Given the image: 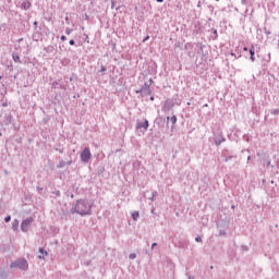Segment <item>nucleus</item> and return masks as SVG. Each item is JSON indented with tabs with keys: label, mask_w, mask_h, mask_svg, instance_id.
I'll return each mask as SVG.
<instances>
[{
	"label": "nucleus",
	"mask_w": 279,
	"mask_h": 279,
	"mask_svg": "<svg viewBox=\"0 0 279 279\" xmlns=\"http://www.w3.org/2000/svg\"><path fill=\"white\" fill-rule=\"evenodd\" d=\"M221 143H226V137L223 136H219L215 138V145H217V147H219V145H221Z\"/></svg>",
	"instance_id": "1a4fd4ad"
},
{
	"label": "nucleus",
	"mask_w": 279,
	"mask_h": 279,
	"mask_svg": "<svg viewBox=\"0 0 279 279\" xmlns=\"http://www.w3.org/2000/svg\"><path fill=\"white\" fill-rule=\"evenodd\" d=\"M111 8L114 9V1L111 2Z\"/></svg>",
	"instance_id": "a19ab883"
},
{
	"label": "nucleus",
	"mask_w": 279,
	"mask_h": 279,
	"mask_svg": "<svg viewBox=\"0 0 279 279\" xmlns=\"http://www.w3.org/2000/svg\"><path fill=\"white\" fill-rule=\"evenodd\" d=\"M242 5H247V0H241Z\"/></svg>",
	"instance_id": "cd10ccee"
},
{
	"label": "nucleus",
	"mask_w": 279,
	"mask_h": 279,
	"mask_svg": "<svg viewBox=\"0 0 279 279\" xmlns=\"http://www.w3.org/2000/svg\"><path fill=\"white\" fill-rule=\"evenodd\" d=\"M271 114H279V110L278 109H274L272 111H271Z\"/></svg>",
	"instance_id": "a878e982"
},
{
	"label": "nucleus",
	"mask_w": 279,
	"mask_h": 279,
	"mask_svg": "<svg viewBox=\"0 0 279 279\" xmlns=\"http://www.w3.org/2000/svg\"><path fill=\"white\" fill-rule=\"evenodd\" d=\"M72 210L77 213V215H81V217H85V215H90V210H93V203L88 199H78Z\"/></svg>",
	"instance_id": "f257e3e1"
},
{
	"label": "nucleus",
	"mask_w": 279,
	"mask_h": 279,
	"mask_svg": "<svg viewBox=\"0 0 279 279\" xmlns=\"http://www.w3.org/2000/svg\"><path fill=\"white\" fill-rule=\"evenodd\" d=\"M12 228L13 230H16V228H19V220H14Z\"/></svg>",
	"instance_id": "6ab92c4d"
},
{
	"label": "nucleus",
	"mask_w": 279,
	"mask_h": 279,
	"mask_svg": "<svg viewBox=\"0 0 279 279\" xmlns=\"http://www.w3.org/2000/svg\"><path fill=\"white\" fill-rule=\"evenodd\" d=\"M34 26L38 27V22L37 21L34 22Z\"/></svg>",
	"instance_id": "4c0bfd02"
},
{
	"label": "nucleus",
	"mask_w": 279,
	"mask_h": 279,
	"mask_svg": "<svg viewBox=\"0 0 279 279\" xmlns=\"http://www.w3.org/2000/svg\"><path fill=\"white\" fill-rule=\"evenodd\" d=\"M251 159H252V157H251V156H248V157H247V160H251Z\"/></svg>",
	"instance_id": "a18cd8bd"
},
{
	"label": "nucleus",
	"mask_w": 279,
	"mask_h": 279,
	"mask_svg": "<svg viewBox=\"0 0 279 279\" xmlns=\"http://www.w3.org/2000/svg\"><path fill=\"white\" fill-rule=\"evenodd\" d=\"M150 101H154V96L150 97Z\"/></svg>",
	"instance_id": "c03bdc74"
},
{
	"label": "nucleus",
	"mask_w": 279,
	"mask_h": 279,
	"mask_svg": "<svg viewBox=\"0 0 279 279\" xmlns=\"http://www.w3.org/2000/svg\"><path fill=\"white\" fill-rule=\"evenodd\" d=\"M106 71H107L106 66H105V65H101V66H100V73H106Z\"/></svg>",
	"instance_id": "5701e85b"
},
{
	"label": "nucleus",
	"mask_w": 279,
	"mask_h": 279,
	"mask_svg": "<svg viewBox=\"0 0 279 279\" xmlns=\"http://www.w3.org/2000/svg\"><path fill=\"white\" fill-rule=\"evenodd\" d=\"M215 36H217V29L214 31Z\"/></svg>",
	"instance_id": "79ce46f5"
},
{
	"label": "nucleus",
	"mask_w": 279,
	"mask_h": 279,
	"mask_svg": "<svg viewBox=\"0 0 279 279\" xmlns=\"http://www.w3.org/2000/svg\"><path fill=\"white\" fill-rule=\"evenodd\" d=\"M34 221V218H26L21 223V230L22 232H27L29 230V226H32V222Z\"/></svg>",
	"instance_id": "20e7f679"
},
{
	"label": "nucleus",
	"mask_w": 279,
	"mask_h": 279,
	"mask_svg": "<svg viewBox=\"0 0 279 279\" xmlns=\"http://www.w3.org/2000/svg\"><path fill=\"white\" fill-rule=\"evenodd\" d=\"M39 260H45V256L44 255H38Z\"/></svg>",
	"instance_id": "2f4dec72"
},
{
	"label": "nucleus",
	"mask_w": 279,
	"mask_h": 279,
	"mask_svg": "<svg viewBox=\"0 0 279 279\" xmlns=\"http://www.w3.org/2000/svg\"><path fill=\"white\" fill-rule=\"evenodd\" d=\"M215 267L214 266H210V269H214Z\"/></svg>",
	"instance_id": "49530a36"
},
{
	"label": "nucleus",
	"mask_w": 279,
	"mask_h": 279,
	"mask_svg": "<svg viewBox=\"0 0 279 279\" xmlns=\"http://www.w3.org/2000/svg\"><path fill=\"white\" fill-rule=\"evenodd\" d=\"M8 278V272L5 270H0V279H5Z\"/></svg>",
	"instance_id": "2eb2a0df"
},
{
	"label": "nucleus",
	"mask_w": 279,
	"mask_h": 279,
	"mask_svg": "<svg viewBox=\"0 0 279 279\" xmlns=\"http://www.w3.org/2000/svg\"><path fill=\"white\" fill-rule=\"evenodd\" d=\"M157 3H162L165 0H156Z\"/></svg>",
	"instance_id": "ea45409f"
},
{
	"label": "nucleus",
	"mask_w": 279,
	"mask_h": 279,
	"mask_svg": "<svg viewBox=\"0 0 279 279\" xmlns=\"http://www.w3.org/2000/svg\"><path fill=\"white\" fill-rule=\"evenodd\" d=\"M228 160H232V156L227 157V158L225 159V162H228Z\"/></svg>",
	"instance_id": "72a5a7b5"
},
{
	"label": "nucleus",
	"mask_w": 279,
	"mask_h": 279,
	"mask_svg": "<svg viewBox=\"0 0 279 279\" xmlns=\"http://www.w3.org/2000/svg\"><path fill=\"white\" fill-rule=\"evenodd\" d=\"M147 40H149V35H147V36L144 38L143 43H147Z\"/></svg>",
	"instance_id": "7c9ffc66"
},
{
	"label": "nucleus",
	"mask_w": 279,
	"mask_h": 279,
	"mask_svg": "<svg viewBox=\"0 0 279 279\" xmlns=\"http://www.w3.org/2000/svg\"><path fill=\"white\" fill-rule=\"evenodd\" d=\"M149 82L151 83V82H153V80L150 78V80H149Z\"/></svg>",
	"instance_id": "09e8293b"
},
{
	"label": "nucleus",
	"mask_w": 279,
	"mask_h": 279,
	"mask_svg": "<svg viewBox=\"0 0 279 279\" xmlns=\"http://www.w3.org/2000/svg\"><path fill=\"white\" fill-rule=\"evenodd\" d=\"M195 241H196V243H202V236L197 235V236L195 238Z\"/></svg>",
	"instance_id": "b1692460"
},
{
	"label": "nucleus",
	"mask_w": 279,
	"mask_h": 279,
	"mask_svg": "<svg viewBox=\"0 0 279 279\" xmlns=\"http://www.w3.org/2000/svg\"><path fill=\"white\" fill-rule=\"evenodd\" d=\"M198 47H199L201 53H203L204 52V46L202 44H198Z\"/></svg>",
	"instance_id": "393cba45"
},
{
	"label": "nucleus",
	"mask_w": 279,
	"mask_h": 279,
	"mask_svg": "<svg viewBox=\"0 0 279 279\" xmlns=\"http://www.w3.org/2000/svg\"><path fill=\"white\" fill-rule=\"evenodd\" d=\"M156 195H158V192H151L150 196H148V199L154 202V197H156Z\"/></svg>",
	"instance_id": "f3484780"
},
{
	"label": "nucleus",
	"mask_w": 279,
	"mask_h": 279,
	"mask_svg": "<svg viewBox=\"0 0 279 279\" xmlns=\"http://www.w3.org/2000/svg\"><path fill=\"white\" fill-rule=\"evenodd\" d=\"M12 58H13L14 62H17L19 64H21V57L19 54L13 53Z\"/></svg>",
	"instance_id": "ddd939ff"
},
{
	"label": "nucleus",
	"mask_w": 279,
	"mask_h": 279,
	"mask_svg": "<svg viewBox=\"0 0 279 279\" xmlns=\"http://www.w3.org/2000/svg\"><path fill=\"white\" fill-rule=\"evenodd\" d=\"M154 247H158V243H156V242L153 243V244H151V250H154Z\"/></svg>",
	"instance_id": "c756f323"
},
{
	"label": "nucleus",
	"mask_w": 279,
	"mask_h": 279,
	"mask_svg": "<svg viewBox=\"0 0 279 279\" xmlns=\"http://www.w3.org/2000/svg\"><path fill=\"white\" fill-rule=\"evenodd\" d=\"M70 45H72V46L75 45V40H74V39H71V40H70Z\"/></svg>",
	"instance_id": "e433bc0d"
},
{
	"label": "nucleus",
	"mask_w": 279,
	"mask_h": 279,
	"mask_svg": "<svg viewBox=\"0 0 279 279\" xmlns=\"http://www.w3.org/2000/svg\"><path fill=\"white\" fill-rule=\"evenodd\" d=\"M129 258H130L131 260H134V259L136 258V254H135V253H131V254L129 255Z\"/></svg>",
	"instance_id": "aec40b11"
},
{
	"label": "nucleus",
	"mask_w": 279,
	"mask_h": 279,
	"mask_svg": "<svg viewBox=\"0 0 279 279\" xmlns=\"http://www.w3.org/2000/svg\"><path fill=\"white\" fill-rule=\"evenodd\" d=\"M61 40H62V41L66 40V36L62 35V36H61Z\"/></svg>",
	"instance_id": "c9c22d12"
},
{
	"label": "nucleus",
	"mask_w": 279,
	"mask_h": 279,
	"mask_svg": "<svg viewBox=\"0 0 279 279\" xmlns=\"http://www.w3.org/2000/svg\"><path fill=\"white\" fill-rule=\"evenodd\" d=\"M185 276L187 277V279H195V276H191V275H189V272L185 274Z\"/></svg>",
	"instance_id": "bb28decb"
},
{
	"label": "nucleus",
	"mask_w": 279,
	"mask_h": 279,
	"mask_svg": "<svg viewBox=\"0 0 279 279\" xmlns=\"http://www.w3.org/2000/svg\"><path fill=\"white\" fill-rule=\"evenodd\" d=\"M64 167H66V161L64 160L59 161V163L57 165L58 169H64Z\"/></svg>",
	"instance_id": "f8f14e48"
},
{
	"label": "nucleus",
	"mask_w": 279,
	"mask_h": 279,
	"mask_svg": "<svg viewBox=\"0 0 279 279\" xmlns=\"http://www.w3.org/2000/svg\"><path fill=\"white\" fill-rule=\"evenodd\" d=\"M92 154H90V148L86 147L83 149V151L81 153V160L82 162H90V158H92Z\"/></svg>",
	"instance_id": "7ed1b4c3"
},
{
	"label": "nucleus",
	"mask_w": 279,
	"mask_h": 279,
	"mask_svg": "<svg viewBox=\"0 0 279 279\" xmlns=\"http://www.w3.org/2000/svg\"><path fill=\"white\" fill-rule=\"evenodd\" d=\"M151 213H154V209H151Z\"/></svg>",
	"instance_id": "8fccbe9b"
},
{
	"label": "nucleus",
	"mask_w": 279,
	"mask_h": 279,
	"mask_svg": "<svg viewBox=\"0 0 279 279\" xmlns=\"http://www.w3.org/2000/svg\"><path fill=\"white\" fill-rule=\"evenodd\" d=\"M65 165H68V166L73 165V160H70V161L65 162Z\"/></svg>",
	"instance_id": "f704fd0d"
},
{
	"label": "nucleus",
	"mask_w": 279,
	"mask_h": 279,
	"mask_svg": "<svg viewBox=\"0 0 279 279\" xmlns=\"http://www.w3.org/2000/svg\"><path fill=\"white\" fill-rule=\"evenodd\" d=\"M243 50H244V51H247V47H244Z\"/></svg>",
	"instance_id": "37998d69"
},
{
	"label": "nucleus",
	"mask_w": 279,
	"mask_h": 279,
	"mask_svg": "<svg viewBox=\"0 0 279 279\" xmlns=\"http://www.w3.org/2000/svg\"><path fill=\"white\" fill-rule=\"evenodd\" d=\"M56 151H59V154H64L63 149L56 148Z\"/></svg>",
	"instance_id": "c85d7f7f"
},
{
	"label": "nucleus",
	"mask_w": 279,
	"mask_h": 279,
	"mask_svg": "<svg viewBox=\"0 0 279 279\" xmlns=\"http://www.w3.org/2000/svg\"><path fill=\"white\" fill-rule=\"evenodd\" d=\"M167 120L172 123V125H175L178 123V117L172 116V117H167Z\"/></svg>",
	"instance_id": "9d476101"
},
{
	"label": "nucleus",
	"mask_w": 279,
	"mask_h": 279,
	"mask_svg": "<svg viewBox=\"0 0 279 279\" xmlns=\"http://www.w3.org/2000/svg\"><path fill=\"white\" fill-rule=\"evenodd\" d=\"M143 88H149V83H145Z\"/></svg>",
	"instance_id": "473e14b6"
},
{
	"label": "nucleus",
	"mask_w": 279,
	"mask_h": 279,
	"mask_svg": "<svg viewBox=\"0 0 279 279\" xmlns=\"http://www.w3.org/2000/svg\"><path fill=\"white\" fill-rule=\"evenodd\" d=\"M39 254H41L43 256H49V253L43 247L39 248Z\"/></svg>",
	"instance_id": "dca6fc26"
},
{
	"label": "nucleus",
	"mask_w": 279,
	"mask_h": 279,
	"mask_svg": "<svg viewBox=\"0 0 279 279\" xmlns=\"http://www.w3.org/2000/svg\"><path fill=\"white\" fill-rule=\"evenodd\" d=\"M57 195H60V192H57Z\"/></svg>",
	"instance_id": "de8ad7c7"
},
{
	"label": "nucleus",
	"mask_w": 279,
	"mask_h": 279,
	"mask_svg": "<svg viewBox=\"0 0 279 279\" xmlns=\"http://www.w3.org/2000/svg\"><path fill=\"white\" fill-rule=\"evenodd\" d=\"M136 93H142L143 95H151V89L149 87H142L141 90Z\"/></svg>",
	"instance_id": "6e6552de"
},
{
	"label": "nucleus",
	"mask_w": 279,
	"mask_h": 279,
	"mask_svg": "<svg viewBox=\"0 0 279 279\" xmlns=\"http://www.w3.org/2000/svg\"><path fill=\"white\" fill-rule=\"evenodd\" d=\"M28 267H29V264L25 258L17 259L10 265L11 269H21L22 271H27Z\"/></svg>",
	"instance_id": "f03ea898"
},
{
	"label": "nucleus",
	"mask_w": 279,
	"mask_h": 279,
	"mask_svg": "<svg viewBox=\"0 0 279 279\" xmlns=\"http://www.w3.org/2000/svg\"><path fill=\"white\" fill-rule=\"evenodd\" d=\"M138 217H140L138 211H134V213L132 214V219H133V221H138Z\"/></svg>",
	"instance_id": "4468645a"
},
{
	"label": "nucleus",
	"mask_w": 279,
	"mask_h": 279,
	"mask_svg": "<svg viewBox=\"0 0 279 279\" xmlns=\"http://www.w3.org/2000/svg\"><path fill=\"white\" fill-rule=\"evenodd\" d=\"M218 236H226V230L219 229Z\"/></svg>",
	"instance_id": "a211bd4d"
},
{
	"label": "nucleus",
	"mask_w": 279,
	"mask_h": 279,
	"mask_svg": "<svg viewBox=\"0 0 279 279\" xmlns=\"http://www.w3.org/2000/svg\"><path fill=\"white\" fill-rule=\"evenodd\" d=\"M175 104H173V100L167 99L163 104L162 110L163 112H169V110H173V107Z\"/></svg>",
	"instance_id": "39448f33"
},
{
	"label": "nucleus",
	"mask_w": 279,
	"mask_h": 279,
	"mask_svg": "<svg viewBox=\"0 0 279 279\" xmlns=\"http://www.w3.org/2000/svg\"><path fill=\"white\" fill-rule=\"evenodd\" d=\"M149 128V121L145 120L144 122L137 121L136 122V130H145L147 132Z\"/></svg>",
	"instance_id": "423d86ee"
},
{
	"label": "nucleus",
	"mask_w": 279,
	"mask_h": 279,
	"mask_svg": "<svg viewBox=\"0 0 279 279\" xmlns=\"http://www.w3.org/2000/svg\"><path fill=\"white\" fill-rule=\"evenodd\" d=\"M267 167H271V161H267Z\"/></svg>",
	"instance_id": "58836bf2"
},
{
	"label": "nucleus",
	"mask_w": 279,
	"mask_h": 279,
	"mask_svg": "<svg viewBox=\"0 0 279 279\" xmlns=\"http://www.w3.org/2000/svg\"><path fill=\"white\" fill-rule=\"evenodd\" d=\"M250 54H251L250 58H251L252 62H255L256 58L254 57L255 56L254 46H252V48L250 49Z\"/></svg>",
	"instance_id": "9b49d317"
},
{
	"label": "nucleus",
	"mask_w": 279,
	"mask_h": 279,
	"mask_svg": "<svg viewBox=\"0 0 279 279\" xmlns=\"http://www.w3.org/2000/svg\"><path fill=\"white\" fill-rule=\"evenodd\" d=\"M22 10H29L32 8V2L29 0H24L21 4Z\"/></svg>",
	"instance_id": "0eeeda50"
},
{
	"label": "nucleus",
	"mask_w": 279,
	"mask_h": 279,
	"mask_svg": "<svg viewBox=\"0 0 279 279\" xmlns=\"http://www.w3.org/2000/svg\"><path fill=\"white\" fill-rule=\"evenodd\" d=\"M4 221H5V223H9V221H12V217H11V216H7V217L4 218Z\"/></svg>",
	"instance_id": "4be33fe9"
},
{
	"label": "nucleus",
	"mask_w": 279,
	"mask_h": 279,
	"mask_svg": "<svg viewBox=\"0 0 279 279\" xmlns=\"http://www.w3.org/2000/svg\"><path fill=\"white\" fill-rule=\"evenodd\" d=\"M72 33H73V31H72L71 28H66V29H65L66 36H71Z\"/></svg>",
	"instance_id": "412c9836"
}]
</instances>
